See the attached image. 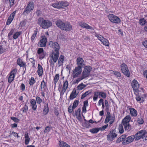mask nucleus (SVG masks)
Instances as JSON below:
<instances>
[{
	"instance_id": "1",
	"label": "nucleus",
	"mask_w": 147,
	"mask_h": 147,
	"mask_svg": "<svg viewBox=\"0 0 147 147\" xmlns=\"http://www.w3.org/2000/svg\"><path fill=\"white\" fill-rule=\"evenodd\" d=\"M49 45L51 47L55 49V50L53 52L51 55L50 59H51V61L52 63V60H53L54 62H56L58 59L59 56V50L60 49V47L58 44L56 42L50 41L49 42Z\"/></svg>"
},
{
	"instance_id": "2",
	"label": "nucleus",
	"mask_w": 147,
	"mask_h": 147,
	"mask_svg": "<svg viewBox=\"0 0 147 147\" xmlns=\"http://www.w3.org/2000/svg\"><path fill=\"white\" fill-rule=\"evenodd\" d=\"M92 68L90 66H86L85 67L84 71L82 74L81 76L78 78L75 81V83H78L81 80L89 76Z\"/></svg>"
},
{
	"instance_id": "3",
	"label": "nucleus",
	"mask_w": 147,
	"mask_h": 147,
	"mask_svg": "<svg viewBox=\"0 0 147 147\" xmlns=\"http://www.w3.org/2000/svg\"><path fill=\"white\" fill-rule=\"evenodd\" d=\"M38 24L43 29L48 28L52 26V22L48 20H45L42 18H39L38 21Z\"/></svg>"
},
{
	"instance_id": "4",
	"label": "nucleus",
	"mask_w": 147,
	"mask_h": 147,
	"mask_svg": "<svg viewBox=\"0 0 147 147\" xmlns=\"http://www.w3.org/2000/svg\"><path fill=\"white\" fill-rule=\"evenodd\" d=\"M131 117L129 115H127L122 120L121 124L123 126L125 130L128 131L131 129V126L129 124Z\"/></svg>"
},
{
	"instance_id": "5",
	"label": "nucleus",
	"mask_w": 147,
	"mask_h": 147,
	"mask_svg": "<svg viewBox=\"0 0 147 147\" xmlns=\"http://www.w3.org/2000/svg\"><path fill=\"white\" fill-rule=\"evenodd\" d=\"M34 7V4L33 2L32 1L29 2L25 9L23 14L26 15L29 13L33 9Z\"/></svg>"
},
{
	"instance_id": "6",
	"label": "nucleus",
	"mask_w": 147,
	"mask_h": 147,
	"mask_svg": "<svg viewBox=\"0 0 147 147\" xmlns=\"http://www.w3.org/2000/svg\"><path fill=\"white\" fill-rule=\"evenodd\" d=\"M147 132L145 130H141L137 133L134 136L135 140H138L140 139L143 138L144 137H145Z\"/></svg>"
},
{
	"instance_id": "7",
	"label": "nucleus",
	"mask_w": 147,
	"mask_h": 147,
	"mask_svg": "<svg viewBox=\"0 0 147 147\" xmlns=\"http://www.w3.org/2000/svg\"><path fill=\"white\" fill-rule=\"evenodd\" d=\"M108 18L110 21L113 23L118 24L121 22L120 18L113 14H109Z\"/></svg>"
},
{
	"instance_id": "8",
	"label": "nucleus",
	"mask_w": 147,
	"mask_h": 147,
	"mask_svg": "<svg viewBox=\"0 0 147 147\" xmlns=\"http://www.w3.org/2000/svg\"><path fill=\"white\" fill-rule=\"evenodd\" d=\"M82 72L81 67L80 66L75 67L72 73L73 77L74 78L77 77Z\"/></svg>"
},
{
	"instance_id": "9",
	"label": "nucleus",
	"mask_w": 147,
	"mask_h": 147,
	"mask_svg": "<svg viewBox=\"0 0 147 147\" xmlns=\"http://www.w3.org/2000/svg\"><path fill=\"white\" fill-rule=\"evenodd\" d=\"M117 135L115 133L114 130L112 129L110 131L109 135L107 136V140L109 141H112Z\"/></svg>"
},
{
	"instance_id": "10",
	"label": "nucleus",
	"mask_w": 147,
	"mask_h": 147,
	"mask_svg": "<svg viewBox=\"0 0 147 147\" xmlns=\"http://www.w3.org/2000/svg\"><path fill=\"white\" fill-rule=\"evenodd\" d=\"M17 72V69H15L11 71L10 74L8 78V82L9 83H11L14 80L15 77V75Z\"/></svg>"
},
{
	"instance_id": "11",
	"label": "nucleus",
	"mask_w": 147,
	"mask_h": 147,
	"mask_svg": "<svg viewBox=\"0 0 147 147\" xmlns=\"http://www.w3.org/2000/svg\"><path fill=\"white\" fill-rule=\"evenodd\" d=\"M121 70L124 74L129 77L130 76V73L127 65H121Z\"/></svg>"
},
{
	"instance_id": "12",
	"label": "nucleus",
	"mask_w": 147,
	"mask_h": 147,
	"mask_svg": "<svg viewBox=\"0 0 147 147\" xmlns=\"http://www.w3.org/2000/svg\"><path fill=\"white\" fill-rule=\"evenodd\" d=\"M135 139L134 136L132 135L129 136L125 139L122 142V143L123 144H127L132 142L134 139Z\"/></svg>"
},
{
	"instance_id": "13",
	"label": "nucleus",
	"mask_w": 147,
	"mask_h": 147,
	"mask_svg": "<svg viewBox=\"0 0 147 147\" xmlns=\"http://www.w3.org/2000/svg\"><path fill=\"white\" fill-rule=\"evenodd\" d=\"M47 42V37L44 36L42 37V39L38 43V45L40 47H45L46 46Z\"/></svg>"
},
{
	"instance_id": "14",
	"label": "nucleus",
	"mask_w": 147,
	"mask_h": 147,
	"mask_svg": "<svg viewBox=\"0 0 147 147\" xmlns=\"http://www.w3.org/2000/svg\"><path fill=\"white\" fill-rule=\"evenodd\" d=\"M139 84L135 80H133L131 82V86L135 92H137L139 88Z\"/></svg>"
},
{
	"instance_id": "15",
	"label": "nucleus",
	"mask_w": 147,
	"mask_h": 147,
	"mask_svg": "<svg viewBox=\"0 0 147 147\" xmlns=\"http://www.w3.org/2000/svg\"><path fill=\"white\" fill-rule=\"evenodd\" d=\"M72 29V26L69 22H65L62 29L67 32L69 31Z\"/></svg>"
},
{
	"instance_id": "16",
	"label": "nucleus",
	"mask_w": 147,
	"mask_h": 147,
	"mask_svg": "<svg viewBox=\"0 0 147 147\" xmlns=\"http://www.w3.org/2000/svg\"><path fill=\"white\" fill-rule=\"evenodd\" d=\"M81 110L80 108L78 109L77 110L75 111L73 113L74 116H76L77 119L79 121L82 120V117L80 114Z\"/></svg>"
},
{
	"instance_id": "17",
	"label": "nucleus",
	"mask_w": 147,
	"mask_h": 147,
	"mask_svg": "<svg viewBox=\"0 0 147 147\" xmlns=\"http://www.w3.org/2000/svg\"><path fill=\"white\" fill-rule=\"evenodd\" d=\"M68 86V81L66 80L63 82V86L62 89L60 92L61 95H63L65 92Z\"/></svg>"
},
{
	"instance_id": "18",
	"label": "nucleus",
	"mask_w": 147,
	"mask_h": 147,
	"mask_svg": "<svg viewBox=\"0 0 147 147\" xmlns=\"http://www.w3.org/2000/svg\"><path fill=\"white\" fill-rule=\"evenodd\" d=\"M79 26L87 29L93 30V28L89 26L88 24L82 22H80L78 23Z\"/></svg>"
},
{
	"instance_id": "19",
	"label": "nucleus",
	"mask_w": 147,
	"mask_h": 147,
	"mask_svg": "<svg viewBox=\"0 0 147 147\" xmlns=\"http://www.w3.org/2000/svg\"><path fill=\"white\" fill-rule=\"evenodd\" d=\"M65 23L61 20H58L55 22L57 26L61 30L62 29Z\"/></svg>"
},
{
	"instance_id": "20",
	"label": "nucleus",
	"mask_w": 147,
	"mask_h": 147,
	"mask_svg": "<svg viewBox=\"0 0 147 147\" xmlns=\"http://www.w3.org/2000/svg\"><path fill=\"white\" fill-rule=\"evenodd\" d=\"M38 54L39 55V58H43L45 56V55L43 53V48H39L37 51Z\"/></svg>"
},
{
	"instance_id": "21",
	"label": "nucleus",
	"mask_w": 147,
	"mask_h": 147,
	"mask_svg": "<svg viewBox=\"0 0 147 147\" xmlns=\"http://www.w3.org/2000/svg\"><path fill=\"white\" fill-rule=\"evenodd\" d=\"M37 72L39 76H42L43 73V69L40 65H38Z\"/></svg>"
},
{
	"instance_id": "22",
	"label": "nucleus",
	"mask_w": 147,
	"mask_h": 147,
	"mask_svg": "<svg viewBox=\"0 0 147 147\" xmlns=\"http://www.w3.org/2000/svg\"><path fill=\"white\" fill-rule=\"evenodd\" d=\"M77 95L76 93V90L74 89L72 91L69 96V98L70 100H72L76 97Z\"/></svg>"
},
{
	"instance_id": "23",
	"label": "nucleus",
	"mask_w": 147,
	"mask_h": 147,
	"mask_svg": "<svg viewBox=\"0 0 147 147\" xmlns=\"http://www.w3.org/2000/svg\"><path fill=\"white\" fill-rule=\"evenodd\" d=\"M130 113L132 116H136L137 115L136 111L134 108H129Z\"/></svg>"
},
{
	"instance_id": "24",
	"label": "nucleus",
	"mask_w": 147,
	"mask_h": 147,
	"mask_svg": "<svg viewBox=\"0 0 147 147\" xmlns=\"http://www.w3.org/2000/svg\"><path fill=\"white\" fill-rule=\"evenodd\" d=\"M30 103L32 106V108L33 110H35L36 109L37 105H36V102L35 100L32 99L30 101Z\"/></svg>"
},
{
	"instance_id": "25",
	"label": "nucleus",
	"mask_w": 147,
	"mask_h": 147,
	"mask_svg": "<svg viewBox=\"0 0 147 147\" xmlns=\"http://www.w3.org/2000/svg\"><path fill=\"white\" fill-rule=\"evenodd\" d=\"M59 145L60 147H70L67 144L63 141L59 142Z\"/></svg>"
},
{
	"instance_id": "26",
	"label": "nucleus",
	"mask_w": 147,
	"mask_h": 147,
	"mask_svg": "<svg viewBox=\"0 0 147 147\" xmlns=\"http://www.w3.org/2000/svg\"><path fill=\"white\" fill-rule=\"evenodd\" d=\"M25 138V144L26 145L28 144L30 140V138L28 136V134L27 133H26L24 135Z\"/></svg>"
},
{
	"instance_id": "27",
	"label": "nucleus",
	"mask_w": 147,
	"mask_h": 147,
	"mask_svg": "<svg viewBox=\"0 0 147 147\" xmlns=\"http://www.w3.org/2000/svg\"><path fill=\"white\" fill-rule=\"evenodd\" d=\"M111 118V114L109 112H107V114L106 118L105 119V122L107 123L109 122Z\"/></svg>"
},
{
	"instance_id": "28",
	"label": "nucleus",
	"mask_w": 147,
	"mask_h": 147,
	"mask_svg": "<svg viewBox=\"0 0 147 147\" xmlns=\"http://www.w3.org/2000/svg\"><path fill=\"white\" fill-rule=\"evenodd\" d=\"M126 136L125 135H122L117 139L116 141L117 142L119 143L121 141L123 142L125 139Z\"/></svg>"
},
{
	"instance_id": "29",
	"label": "nucleus",
	"mask_w": 147,
	"mask_h": 147,
	"mask_svg": "<svg viewBox=\"0 0 147 147\" xmlns=\"http://www.w3.org/2000/svg\"><path fill=\"white\" fill-rule=\"evenodd\" d=\"M77 64H84V61L82 58L79 57L77 58Z\"/></svg>"
},
{
	"instance_id": "30",
	"label": "nucleus",
	"mask_w": 147,
	"mask_h": 147,
	"mask_svg": "<svg viewBox=\"0 0 147 147\" xmlns=\"http://www.w3.org/2000/svg\"><path fill=\"white\" fill-rule=\"evenodd\" d=\"M22 32L21 31L17 32H15L13 36V38L16 39L21 34Z\"/></svg>"
},
{
	"instance_id": "31",
	"label": "nucleus",
	"mask_w": 147,
	"mask_h": 147,
	"mask_svg": "<svg viewBox=\"0 0 147 147\" xmlns=\"http://www.w3.org/2000/svg\"><path fill=\"white\" fill-rule=\"evenodd\" d=\"M46 88V84L45 83L44 80L41 82V85H40V90L42 91L43 90V89H44L45 90V88Z\"/></svg>"
},
{
	"instance_id": "32",
	"label": "nucleus",
	"mask_w": 147,
	"mask_h": 147,
	"mask_svg": "<svg viewBox=\"0 0 147 147\" xmlns=\"http://www.w3.org/2000/svg\"><path fill=\"white\" fill-rule=\"evenodd\" d=\"M144 97V96H143V95L140 94L139 93L138 95L136 94V99L137 101H140L141 100L144 101V100H143V99Z\"/></svg>"
},
{
	"instance_id": "33",
	"label": "nucleus",
	"mask_w": 147,
	"mask_h": 147,
	"mask_svg": "<svg viewBox=\"0 0 147 147\" xmlns=\"http://www.w3.org/2000/svg\"><path fill=\"white\" fill-rule=\"evenodd\" d=\"M49 108L47 105H46V106H44V109L43 110V114L44 115H47L49 112Z\"/></svg>"
},
{
	"instance_id": "34",
	"label": "nucleus",
	"mask_w": 147,
	"mask_h": 147,
	"mask_svg": "<svg viewBox=\"0 0 147 147\" xmlns=\"http://www.w3.org/2000/svg\"><path fill=\"white\" fill-rule=\"evenodd\" d=\"M99 128H94L90 130V131L92 134H96L97 133L99 130Z\"/></svg>"
},
{
	"instance_id": "35",
	"label": "nucleus",
	"mask_w": 147,
	"mask_h": 147,
	"mask_svg": "<svg viewBox=\"0 0 147 147\" xmlns=\"http://www.w3.org/2000/svg\"><path fill=\"white\" fill-rule=\"evenodd\" d=\"M52 6L53 7L57 8H61L60 1H59L58 3L53 4H52Z\"/></svg>"
},
{
	"instance_id": "36",
	"label": "nucleus",
	"mask_w": 147,
	"mask_h": 147,
	"mask_svg": "<svg viewBox=\"0 0 147 147\" xmlns=\"http://www.w3.org/2000/svg\"><path fill=\"white\" fill-rule=\"evenodd\" d=\"M60 4L61 6V8L66 7L68 6L69 3L67 1H60Z\"/></svg>"
},
{
	"instance_id": "37",
	"label": "nucleus",
	"mask_w": 147,
	"mask_h": 147,
	"mask_svg": "<svg viewBox=\"0 0 147 147\" xmlns=\"http://www.w3.org/2000/svg\"><path fill=\"white\" fill-rule=\"evenodd\" d=\"M103 44V45H105L107 46H109V43L106 39L105 38H104L103 39V40L101 42Z\"/></svg>"
},
{
	"instance_id": "38",
	"label": "nucleus",
	"mask_w": 147,
	"mask_h": 147,
	"mask_svg": "<svg viewBox=\"0 0 147 147\" xmlns=\"http://www.w3.org/2000/svg\"><path fill=\"white\" fill-rule=\"evenodd\" d=\"M59 74H57L55 75L54 78V83L56 84L59 79Z\"/></svg>"
},
{
	"instance_id": "39",
	"label": "nucleus",
	"mask_w": 147,
	"mask_h": 147,
	"mask_svg": "<svg viewBox=\"0 0 147 147\" xmlns=\"http://www.w3.org/2000/svg\"><path fill=\"white\" fill-rule=\"evenodd\" d=\"M86 86L82 83L80 84L77 87V88L78 90H81L85 88Z\"/></svg>"
},
{
	"instance_id": "40",
	"label": "nucleus",
	"mask_w": 147,
	"mask_h": 147,
	"mask_svg": "<svg viewBox=\"0 0 147 147\" xmlns=\"http://www.w3.org/2000/svg\"><path fill=\"white\" fill-rule=\"evenodd\" d=\"M98 91L95 92H94V96L93 97V100L94 101L96 100L97 99L98 96H99Z\"/></svg>"
},
{
	"instance_id": "41",
	"label": "nucleus",
	"mask_w": 147,
	"mask_h": 147,
	"mask_svg": "<svg viewBox=\"0 0 147 147\" xmlns=\"http://www.w3.org/2000/svg\"><path fill=\"white\" fill-rule=\"evenodd\" d=\"M123 125L122 124H120L119 125V132L121 134L123 133L124 132L123 128Z\"/></svg>"
},
{
	"instance_id": "42",
	"label": "nucleus",
	"mask_w": 147,
	"mask_h": 147,
	"mask_svg": "<svg viewBox=\"0 0 147 147\" xmlns=\"http://www.w3.org/2000/svg\"><path fill=\"white\" fill-rule=\"evenodd\" d=\"M139 23L142 26L144 25L146 23V20L144 18H142L140 19Z\"/></svg>"
},
{
	"instance_id": "43",
	"label": "nucleus",
	"mask_w": 147,
	"mask_h": 147,
	"mask_svg": "<svg viewBox=\"0 0 147 147\" xmlns=\"http://www.w3.org/2000/svg\"><path fill=\"white\" fill-rule=\"evenodd\" d=\"M38 31L37 29H36L34 31V33L33 34L32 36L31 37V40L32 41L34 40V38L36 36Z\"/></svg>"
},
{
	"instance_id": "44",
	"label": "nucleus",
	"mask_w": 147,
	"mask_h": 147,
	"mask_svg": "<svg viewBox=\"0 0 147 147\" xmlns=\"http://www.w3.org/2000/svg\"><path fill=\"white\" fill-rule=\"evenodd\" d=\"M13 19V18L11 17L10 16L9 17L8 20H7L6 22V24L9 25L10 24L11 22L12 21Z\"/></svg>"
},
{
	"instance_id": "45",
	"label": "nucleus",
	"mask_w": 147,
	"mask_h": 147,
	"mask_svg": "<svg viewBox=\"0 0 147 147\" xmlns=\"http://www.w3.org/2000/svg\"><path fill=\"white\" fill-rule=\"evenodd\" d=\"M64 57L63 56L61 55L60 58L59 59L58 63L59 64L62 63L63 61Z\"/></svg>"
},
{
	"instance_id": "46",
	"label": "nucleus",
	"mask_w": 147,
	"mask_h": 147,
	"mask_svg": "<svg viewBox=\"0 0 147 147\" xmlns=\"http://www.w3.org/2000/svg\"><path fill=\"white\" fill-rule=\"evenodd\" d=\"M91 92L90 91H88L83 94L81 97V99H83L85 98L87 95L91 93Z\"/></svg>"
},
{
	"instance_id": "47",
	"label": "nucleus",
	"mask_w": 147,
	"mask_h": 147,
	"mask_svg": "<svg viewBox=\"0 0 147 147\" xmlns=\"http://www.w3.org/2000/svg\"><path fill=\"white\" fill-rule=\"evenodd\" d=\"M78 100H75L74 101L73 104V106H72L73 109H75L78 106Z\"/></svg>"
},
{
	"instance_id": "48",
	"label": "nucleus",
	"mask_w": 147,
	"mask_h": 147,
	"mask_svg": "<svg viewBox=\"0 0 147 147\" xmlns=\"http://www.w3.org/2000/svg\"><path fill=\"white\" fill-rule=\"evenodd\" d=\"M84 120L85 121V122L83 123V126L84 127L86 128L88 127L90 125L88 121H87L85 119H84Z\"/></svg>"
},
{
	"instance_id": "49",
	"label": "nucleus",
	"mask_w": 147,
	"mask_h": 147,
	"mask_svg": "<svg viewBox=\"0 0 147 147\" xmlns=\"http://www.w3.org/2000/svg\"><path fill=\"white\" fill-rule=\"evenodd\" d=\"M35 82L34 78L33 77L31 78L29 81V84L30 85H32L35 83Z\"/></svg>"
},
{
	"instance_id": "50",
	"label": "nucleus",
	"mask_w": 147,
	"mask_h": 147,
	"mask_svg": "<svg viewBox=\"0 0 147 147\" xmlns=\"http://www.w3.org/2000/svg\"><path fill=\"white\" fill-rule=\"evenodd\" d=\"M113 74L116 76L117 77H120L121 76V73L118 71H113L112 73Z\"/></svg>"
},
{
	"instance_id": "51",
	"label": "nucleus",
	"mask_w": 147,
	"mask_h": 147,
	"mask_svg": "<svg viewBox=\"0 0 147 147\" xmlns=\"http://www.w3.org/2000/svg\"><path fill=\"white\" fill-rule=\"evenodd\" d=\"M96 37L98 39L100 40L101 42L102 41L103 39L104 38L102 36L98 34L96 35Z\"/></svg>"
},
{
	"instance_id": "52",
	"label": "nucleus",
	"mask_w": 147,
	"mask_h": 147,
	"mask_svg": "<svg viewBox=\"0 0 147 147\" xmlns=\"http://www.w3.org/2000/svg\"><path fill=\"white\" fill-rule=\"evenodd\" d=\"M51 129V127L49 126H48L46 127L45 128L44 132L45 133H47Z\"/></svg>"
},
{
	"instance_id": "53",
	"label": "nucleus",
	"mask_w": 147,
	"mask_h": 147,
	"mask_svg": "<svg viewBox=\"0 0 147 147\" xmlns=\"http://www.w3.org/2000/svg\"><path fill=\"white\" fill-rule=\"evenodd\" d=\"M28 107L26 105H25L23 108L22 109L23 113L26 112L28 110Z\"/></svg>"
},
{
	"instance_id": "54",
	"label": "nucleus",
	"mask_w": 147,
	"mask_h": 147,
	"mask_svg": "<svg viewBox=\"0 0 147 147\" xmlns=\"http://www.w3.org/2000/svg\"><path fill=\"white\" fill-rule=\"evenodd\" d=\"M17 64H24L22 59L19 58L17 59Z\"/></svg>"
},
{
	"instance_id": "55",
	"label": "nucleus",
	"mask_w": 147,
	"mask_h": 147,
	"mask_svg": "<svg viewBox=\"0 0 147 147\" xmlns=\"http://www.w3.org/2000/svg\"><path fill=\"white\" fill-rule=\"evenodd\" d=\"M36 100L38 103L40 104L42 102V99L38 96H37L36 97Z\"/></svg>"
},
{
	"instance_id": "56",
	"label": "nucleus",
	"mask_w": 147,
	"mask_h": 147,
	"mask_svg": "<svg viewBox=\"0 0 147 147\" xmlns=\"http://www.w3.org/2000/svg\"><path fill=\"white\" fill-rule=\"evenodd\" d=\"M26 24V22L25 20H23L20 23V26L22 27L24 26Z\"/></svg>"
},
{
	"instance_id": "57",
	"label": "nucleus",
	"mask_w": 147,
	"mask_h": 147,
	"mask_svg": "<svg viewBox=\"0 0 147 147\" xmlns=\"http://www.w3.org/2000/svg\"><path fill=\"white\" fill-rule=\"evenodd\" d=\"M137 121L139 124H142L144 122L143 119L141 118H138Z\"/></svg>"
},
{
	"instance_id": "58",
	"label": "nucleus",
	"mask_w": 147,
	"mask_h": 147,
	"mask_svg": "<svg viewBox=\"0 0 147 147\" xmlns=\"http://www.w3.org/2000/svg\"><path fill=\"white\" fill-rule=\"evenodd\" d=\"M73 109V108L71 105L69 106L68 108V111L70 113H71L72 112L73 109Z\"/></svg>"
},
{
	"instance_id": "59",
	"label": "nucleus",
	"mask_w": 147,
	"mask_h": 147,
	"mask_svg": "<svg viewBox=\"0 0 147 147\" xmlns=\"http://www.w3.org/2000/svg\"><path fill=\"white\" fill-rule=\"evenodd\" d=\"M11 119L13 120L14 122H18L19 121V120L18 119L15 117H11Z\"/></svg>"
},
{
	"instance_id": "60",
	"label": "nucleus",
	"mask_w": 147,
	"mask_h": 147,
	"mask_svg": "<svg viewBox=\"0 0 147 147\" xmlns=\"http://www.w3.org/2000/svg\"><path fill=\"white\" fill-rule=\"evenodd\" d=\"M11 134L13 135L15 137H17L18 138L19 137V136H18V134L14 131L12 132V133Z\"/></svg>"
},
{
	"instance_id": "61",
	"label": "nucleus",
	"mask_w": 147,
	"mask_h": 147,
	"mask_svg": "<svg viewBox=\"0 0 147 147\" xmlns=\"http://www.w3.org/2000/svg\"><path fill=\"white\" fill-rule=\"evenodd\" d=\"M103 100L102 99H100L99 101L98 104L99 106H100L101 105L103 104Z\"/></svg>"
},
{
	"instance_id": "62",
	"label": "nucleus",
	"mask_w": 147,
	"mask_h": 147,
	"mask_svg": "<svg viewBox=\"0 0 147 147\" xmlns=\"http://www.w3.org/2000/svg\"><path fill=\"white\" fill-rule=\"evenodd\" d=\"M101 96L103 98H105L106 97V93L105 92H102L101 93Z\"/></svg>"
},
{
	"instance_id": "63",
	"label": "nucleus",
	"mask_w": 147,
	"mask_h": 147,
	"mask_svg": "<svg viewBox=\"0 0 147 147\" xmlns=\"http://www.w3.org/2000/svg\"><path fill=\"white\" fill-rule=\"evenodd\" d=\"M108 124L105 125L101 127L100 129L101 130H105L108 127Z\"/></svg>"
},
{
	"instance_id": "64",
	"label": "nucleus",
	"mask_w": 147,
	"mask_h": 147,
	"mask_svg": "<svg viewBox=\"0 0 147 147\" xmlns=\"http://www.w3.org/2000/svg\"><path fill=\"white\" fill-rule=\"evenodd\" d=\"M142 44L146 48H147V40L143 42Z\"/></svg>"
}]
</instances>
